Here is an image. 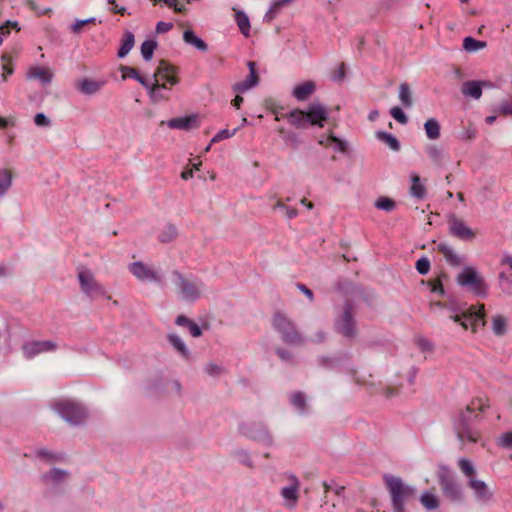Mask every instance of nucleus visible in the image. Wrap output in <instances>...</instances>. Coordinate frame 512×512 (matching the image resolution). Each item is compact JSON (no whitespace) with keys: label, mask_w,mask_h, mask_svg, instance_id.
<instances>
[{"label":"nucleus","mask_w":512,"mask_h":512,"mask_svg":"<svg viewBox=\"0 0 512 512\" xmlns=\"http://www.w3.org/2000/svg\"><path fill=\"white\" fill-rule=\"evenodd\" d=\"M489 407L490 403L487 398L475 397L464 409H460L454 415L453 429L462 444L466 442H478L480 432L473 427V423L480 421V414L485 412Z\"/></svg>","instance_id":"obj_1"},{"label":"nucleus","mask_w":512,"mask_h":512,"mask_svg":"<svg viewBox=\"0 0 512 512\" xmlns=\"http://www.w3.org/2000/svg\"><path fill=\"white\" fill-rule=\"evenodd\" d=\"M120 70L122 72V78L126 79L127 77H131L137 80L142 86L146 89H149L150 96L153 100L163 99L164 97L160 94L161 89H166V83L171 86L176 85L178 83V78L176 77V67L171 65L166 60H161L159 65L154 73V82L150 84V82L141 76L138 71L129 66H121Z\"/></svg>","instance_id":"obj_2"},{"label":"nucleus","mask_w":512,"mask_h":512,"mask_svg":"<svg viewBox=\"0 0 512 512\" xmlns=\"http://www.w3.org/2000/svg\"><path fill=\"white\" fill-rule=\"evenodd\" d=\"M432 306L445 309L448 312V317L454 322L459 323L465 330L471 327L472 331L476 332L479 326H485V309L483 304L466 307V305L460 306L455 303L435 302Z\"/></svg>","instance_id":"obj_3"},{"label":"nucleus","mask_w":512,"mask_h":512,"mask_svg":"<svg viewBox=\"0 0 512 512\" xmlns=\"http://www.w3.org/2000/svg\"><path fill=\"white\" fill-rule=\"evenodd\" d=\"M383 480L391 499L393 512H409L407 506L416 500V488L392 474H385Z\"/></svg>","instance_id":"obj_4"},{"label":"nucleus","mask_w":512,"mask_h":512,"mask_svg":"<svg viewBox=\"0 0 512 512\" xmlns=\"http://www.w3.org/2000/svg\"><path fill=\"white\" fill-rule=\"evenodd\" d=\"M171 279L176 294L182 301L194 303L202 297L205 284L194 274H184L178 270H172Z\"/></svg>","instance_id":"obj_5"},{"label":"nucleus","mask_w":512,"mask_h":512,"mask_svg":"<svg viewBox=\"0 0 512 512\" xmlns=\"http://www.w3.org/2000/svg\"><path fill=\"white\" fill-rule=\"evenodd\" d=\"M328 109L319 102H312L306 111L293 109L288 115V121L298 129H305L308 125L323 127L328 119Z\"/></svg>","instance_id":"obj_6"},{"label":"nucleus","mask_w":512,"mask_h":512,"mask_svg":"<svg viewBox=\"0 0 512 512\" xmlns=\"http://www.w3.org/2000/svg\"><path fill=\"white\" fill-rule=\"evenodd\" d=\"M272 325L287 345L301 346L305 343V338L298 331L295 323L284 314L276 313L273 316Z\"/></svg>","instance_id":"obj_7"},{"label":"nucleus","mask_w":512,"mask_h":512,"mask_svg":"<svg viewBox=\"0 0 512 512\" xmlns=\"http://www.w3.org/2000/svg\"><path fill=\"white\" fill-rule=\"evenodd\" d=\"M456 282L467 288L477 297L485 298L488 293V285L484 278L473 267H465L456 277Z\"/></svg>","instance_id":"obj_8"},{"label":"nucleus","mask_w":512,"mask_h":512,"mask_svg":"<svg viewBox=\"0 0 512 512\" xmlns=\"http://www.w3.org/2000/svg\"><path fill=\"white\" fill-rule=\"evenodd\" d=\"M54 409L71 425H80L88 418L86 408L73 400L58 401L54 404Z\"/></svg>","instance_id":"obj_9"},{"label":"nucleus","mask_w":512,"mask_h":512,"mask_svg":"<svg viewBox=\"0 0 512 512\" xmlns=\"http://www.w3.org/2000/svg\"><path fill=\"white\" fill-rule=\"evenodd\" d=\"M437 479L442 492L451 501L460 502L463 499V492L459 484L454 480L450 469L440 465L437 471Z\"/></svg>","instance_id":"obj_10"},{"label":"nucleus","mask_w":512,"mask_h":512,"mask_svg":"<svg viewBox=\"0 0 512 512\" xmlns=\"http://www.w3.org/2000/svg\"><path fill=\"white\" fill-rule=\"evenodd\" d=\"M335 331L347 339H354L357 336V326L352 306L346 302L342 313L334 323Z\"/></svg>","instance_id":"obj_11"},{"label":"nucleus","mask_w":512,"mask_h":512,"mask_svg":"<svg viewBox=\"0 0 512 512\" xmlns=\"http://www.w3.org/2000/svg\"><path fill=\"white\" fill-rule=\"evenodd\" d=\"M240 430L244 436L265 446H272L274 444L273 436L263 422L244 423L241 425Z\"/></svg>","instance_id":"obj_12"},{"label":"nucleus","mask_w":512,"mask_h":512,"mask_svg":"<svg viewBox=\"0 0 512 512\" xmlns=\"http://www.w3.org/2000/svg\"><path fill=\"white\" fill-rule=\"evenodd\" d=\"M78 280L82 292L91 299L106 295L104 286L95 279L90 270H81L78 273Z\"/></svg>","instance_id":"obj_13"},{"label":"nucleus","mask_w":512,"mask_h":512,"mask_svg":"<svg viewBox=\"0 0 512 512\" xmlns=\"http://www.w3.org/2000/svg\"><path fill=\"white\" fill-rule=\"evenodd\" d=\"M449 225V234L463 241H471L475 238L476 233L469 228L465 222L454 214H450L447 219Z\"/></svg>","instance_id":"obj_14"},{"label":"nucleus","mask_w":512,"mask_h":512,"mask_svg":"<svg viewBox=\"0 0 512 512\" xmlns=\"http://www.w3.org/2000/svg\"><path fill=\"white\" fill-rule=\"evenodd\" d=\"M129 272L136 277L139 281H148L154 283H161V275L152 267L144 264L141 261L133 262L128 265Z\"/></svg>","instance_id":"obj_15"},{"label":"nucleus","mask_w":512,"mask_h":512,"mask_svg":"<svg viewBox=\"0 0 512 512\" xmlns=\"http://www.w3.org/2000/svg\"><path fill=\"white\" fill-rule=\"evenodd\" d=\"M57 349V344L50 340L29 341L23 344L22 351L26 359H32L43 352H51Z\"/></svg>","instance_id":"obj_16"},{"label":"nucleus","mask_w":512,"mask_h":512,"mask_svg":"<svg viewBox=\"0 0 512 512\" xmlns=\"http://www.w3.org/2000/svg\"><path fill=\"white\" fill-rule=\"evenodd\" d=\"M70 477L67 470L60 468H52L49 472L41 475V481L47 486H59L66 482Z\"/></svg>","instance_id":"obj_17"},{"label":"nucleus","mask_w":512,"mask_h":512,"mask_svg":"<svg viewBox=\"0 0 512 512\" xmlns=\"http://www.w3.org/2000/svg\"><path fill=\"white\" fill-rule=\"evenodd\" d=\"M467 486L474 492L477 501L488 502L493 496L487 484L482 480L476 479V477L468 480Z\"/></svg>","instance_id":"obj_18"},{"label":"nucleus","mask_w":512,"mask_h":512,"mask_svg":"<svg viewBox=\"0 0 512 512\" xmlns=\"http://www.w3.org/2000/svg\"><path fill=\"white\" fill-rule=\"evenodd\" d=\"M248 68H249V75L248 77L240 81L238 83H235L233 85V90L239 93H244L250 88L256 86L259 82V76L256 70V64L253 61L248 62Z\"/></svg>","instance_id":"obj_19"},{"label":"nucleus","mask_w":512,"mask_h":512,"mask_svg":"<svg viewBox=\"0 0 512 512\" xmlns=\"http://www.w3.org/2000/svg\"><path fill=\"white\" fill-rule=\"evenodd\" d=\"M290 480L291 484L283 487L280 494L285 500L289 501L287 507L293 508L298 502L300 482L295 476H291Z\"/></svg>","instance_id":"obj_20"},{"label":"nucleus","mask_w":512,"mask_h":512,"mask_svg":"<svg viewBox=\"0 0 512 512\" xmlns=\"http://www.w3.org/2000/svg\"><path fill=\"white\" fill-rule=\"evenodd\" d=\"M167 125L171 129H180V130H191L196 128L198 125V120L196 115H189L185 117H176L172 118L167 122Z\"/></svg>","instance_id":"obj_21"},{"label":"nucleus","mask_w":512,"mask_h":512,"mask_svg":"<svg viewBox=\"0 0 512 512\" xmlns=\"http://www.w3.org/2000/svg\"><path fill=\"white\" fill-rule=\"evenodd\" d=\"M103 82H99L90 78H83L76 82V88L84 95H94L100 91Z\"/></svg>","instance_id":"obj_22"},{"label":"nucleus","mask_w":512,"mask_h":512,"mask_svg":"<svg viewBox=\"0 0 512 512\" xmlns=\"http://www.w3.org/2000/svg\"><path fill=\"white\" fill-rule=\"evenodd\" d=\"M437 251L444 256L446 262L449 265L460 266L462 264V258L447 243H439L437 246Z\"/></svg>","instance_id":"obj_23"},{"label":"nucleus","mask_w":512,"mask_h":512,"mask_svg":"<svg viewBox=\"0 0 512 512\" xmlns=\"http://www.w3.org/2000/svg\"><path fill=\"white\" fill-rule=\"evenodd\" d=\"M28 77L30 79H37L42 84L46 85L52 81L53 73L49 68L36 66L30 68L28 72Z\"/></svg>","instance_id":"obj_24"},{"label":"nucleus","mask_w":512,"mask_h":512,"mask_svg":"<svg viewBox=\"0 0 512 512\" xmlns=\"http://www.w3.org/2000/svg\"><path fill=\"white\" fill-rule=\"evenodd\" d=\"M315 88L314 82L306 81L301 85H297L292 94L298 101H305L314 93Z\"/></svg>","instance_id":"obj_25"},{"label":"nucleus","mask_w":512,"mask_h":512,"mask_svg":"<svg viewBox=\"0 0 512 512\" xmlns=\"http://www.w3.org/2000/svg\"><path fill=\"white\" fill-rule=\"evenodd\" d=\"M482 84H485V82L466 81L463 83L461 91L465 96L479 99L482 95Z\"/></svg>","instance_id":"obj_26"},{"label":"nucleus","mask_w":512,"mask_h":512,"mask_svg":"<svg viewBox=\"0 0 512 512\" xmlns=\"http://www.w3.org/2000/svg\"><path fill=\"white\" fill-rule=\"evenodd\" d=\"M318 143L324 147H333L335 150L342 153H345L347 150L346 142L333 135L332 132L329 133L327 138H320Z\"/></svg>","instance_id":"obj_27"},{"label":"nucleus","mask_w":512,"mask_h":512,"mask_svg":"<svg viewBox=\"0 0 512 512\" xmlns=\"http://www.w3.org/2000/svg\"><path fill=\"white\" fill-rule=\"evenodd\" d=\"M135 45V36L131 31H125L122 35L121 46L118 50L117 56L124 58L132 50Z\"/></svg>","instance_id":"obj_28"},{"label":"nucleus","mask_w":512,"mask_h":512,"mask_svg":"<svg viewBox=\"0 0 512 512\" xmlns=\"http://www.w3.org/2000/svg\"><path fill=\"white\" fill-rule=\"evenodd\" d=\"M168 342L173 346V348L185 359H188L190 356V351L186 347L184 341L175 333H170L167 336Z\"/></svg>","instance_id":"obj_29"},{"label":"nucleus","mask_w":512,"mask_h":512,"mask_svg":"<svg viewBox=\"0 0 512 512\" xmlns=\"http://www.w3.org/2000/svg\"><path fill=\"white\" fill-rule=\"evenodd\" d=\"M183 40L185 43L194 46L199 51L206 52L208 50V45L199 38L192 30H186L183 33Z\"/></svg>","instance_id":"obj_30"},{"label":"nucleus","mask_w":512,"mask_h":512,"mask_svg":"<svg viewBox=\"0 0 512 512\" xmlns=\"http://www.w3.org/2000/svg\"><path fill=\"white\" fill-rule=\"evenodd\" d=\"M376 138L386 144L391 150L396 152L400 150V142L393 134L384 131H377Z\"/></svg>","instance_id":"obj_31"},{"label":"nucleus","mask_w":512,"mask_h":512,"mask_svg":"<svg viewBox=\"0 0 512 512\" xmlns=\"http://www.w3.org/2000/svg\"><path fill=\"white\" fill-rule=\"evenodd\" d=\"M232 457L240 464L253 469L255 467L254 462L252 461L250 454L247 450L242 448H237L231 452Z\"/></svg>","instance_id":"obj_32"},{"label":"nucleus","mask_w":512,"mask_h":512,"mask_svg":"<svg viewBox=\"0 0 512 512\" xmlns=\"http://www.w3.org/2000/svg\"><path fill=\"white\" fill-rule=\"evenodd\" d=\"M458 467L467 480L473 479L477 475L474 464L467 458H460L458 460Z\"/></svg>","instance_id":"obj_33"},{"label":"nucleus","mask_w":512,"mask_h":512,"mask_svg":"<svg viewBox=\"0 0 512 512\" xmlns=\"http://www.w3.org/2000/svg\"><path fill=\"white\" fill-rule=\"evenodd\" d=\"M399 99L402 105L406 108H410L413 105V97L410 86L403 82L399 85Z\"/></svg>","instance_id":"obj_34"},{"label":"nucleus","mask_w":512,"mask_h":512,"mask_svg":"<svg viewBox=\"0 0 512 512\" xmlns=\"http://www.w3.org/2000/svg\"><path fill=\"white\" fill-rule=\"evenodd\" d=\"M427 137L436 140L440 137V124L435 118L428 119L424 124Z\"/></svg>","instance_id":"obj_35"},{"label":"nucleus","mask_w":512,"mask_h":512,"mask_svg":"<svg viewBox=\"0 0 512 512\" xmlns=\"http://www.w3.org/2000/svg\"><path fill=\"white\" fill-rule=\"evenodd\" d=\"M178 236V231L176 226L173 224H167L163 230L160 232L158 239L161 243H170L174 241Z\"/></svg>","instance_id":"obj_36"},{"label":"nucleus","mask_w":512,"mask_h":512,"mask_svg":"<svg viewBox=\"0 0 512 512\" xmlns=\"http://www.w3.org/2000/svg\"><path fill=\"white\" fill-rule=\"evenodd\" d=\"M12 172L8 169L0 170V197H3L12 185Z\"/></svg>","instance_id":"obj_37"},{"label":"nucleus","mask_w":512,"mask_h":512,"mask_svg":"<svg viewBox=\"0 0 512 512\" xmlns=\"http://www.w3.org/2000/svg\"><path fill=\"white\" fill-rule=\"evenodd\" d=\"M290 403L301 413L307 411L306 397L303 392H294L290 396Z\"/></svg>","instance_id":"obj_38"},{"label":"nucleus","mask_w":512,"mask_h":512,"mask_svg":"<svg viewBox=\"0 0 512 512\" xmlns=\"http://www.w3.org/2000/svg\"><path fill=\"white\" fill-rule=\"evenodd\" d=\"M427 155L429 159L436 165H442L444 159V151L443 149L437 147L436 145H428L426 148Z\"/></svg>","instance_id":"obj_39"},{"label":"nucleus","mask_w":512,"mask_h":512,"mask_svg":"<svg viewBox=\"0 0 512 512\" xmlns=\"http://www.w3.org/2000/svg\"><path fill=\"white\" fill-rule=\"evenodd\" d=\"M499 285L504 293L512 295V273L502 270L499 273Z\"/></svg>","instance_id":"obj_40"},{"label":"nucleus","mask_w":512,"mask_h":512,"mask_svg":"<svg viewBox=\"0 0 512 512\" xmlns=\"http://www.w3.org/2000/svg\"><path fill=\"white\" fill-rule=\"evenodd\" d=\"M487 46V43L484 41H479L474 39L473 37H466L463 40V48L467 52H476L478 50H481Z\"/></svg>","instance_id":"obj_41"},{"label":"nucleus","mask_w":512,"mask_h":512,"mask_svg":"<svg viewBox=\"0 0 512 512\" xmlns=\"http://www.w3.org/2000/svg\"><path fill=\"white\" fill-rule=\"evenodd\" d=\"M411 179H412V185L410 188L411 195L416 198H419V199L424 198V196L426 194V189L421 184L420 177L418 175H413Z\"/></svg>","instance_id":"obj_42"},{"label":"nucleus","mask_w":512,"mask_h":512,"mask_svg":"<svg viewBox=\"0 0 512 512\" xmlns=\"http://www.w3.org/2000/svg\"><path fill=\"white\" fill-rule=\"evenodd\" d=\"M235 18L240 31L245 36H248L250 30V22L248 16L242 11H237Z\"/></svg>","instance_id":"obj_43"},{"label":"nucleus","mask_w":512,"mask_h":512,"mask_svg":"<svg viewBox=\"0 0 512 512\" xmlns=\"http://www.w3.org/2000/svg\"><path fill=\"white\" fill-rule=\"evenodd\" d=\"M420 502L428 510H435L439 507L437 497L429 492H425L421 495Z\"/></svg>","instance_id":"obj_44"},{"label":"nucleus","mask_w":512,"mask_h":512,"mask_svg":"<svg viewBox=\"0 0 512 512\" xmlns=\"http://www.w3.org/2000/svg\"><path fill=\"white\" fill-rule=\"evenodd\" d=\"M507 321L501 316L497 315L493 318L492 329L497 336H502L506 333Z\"/></svg>","instance_id":"obj_45"},{"label":"nucleus","mask_w":512,"mask_h":512,"mask_svg":"<svg viewBox=\"0 0 512 512\" xmlns=\"http://www.w3.org/2000/svg\"><path fill=\"white\" fill-rule=\"evenodd\" d=\"M375 207L385 212H391L395 209L396 203L391 198L382 196L375 201Z\"/></svg>","instance_id":"obj_46"},{"label":"nucleus","mask_w":512,"mask_h":512,"mask_svg":"<svg viewBox=\"0 0 512 512\" xmlns=\"http://www.w3.org/2000/svg\"><path fill=\"white\" fill-rule=\"evenodd\" d=\"M157 43L153 40H146L141 45V54L146 61H149L153 57V53Z\"/></svg>","instance_id":"obj_47"},{"label":"nucleus","mask_w":512,"mask_h":512,"mask_svg":"<svg viewBox=\"0 0 512 512\" xmlns=\"http://www.w3.org/2000/svg\"><path fill=\"white\" fill-rule=\"evenodd\" d=\"M36 456L39 459L45 460L47 462H54L60 460V457L58 455L54 454L53 452L47 449H38L36 451Z\"/></svg>","instance_id":"obj_48"},{"label":"nucleus","mask_w":512,"mask_h":512,"mask_svg":"<svg viewBox=\"0 0 512 512\" xmlns=\"http://www.w3.org/2000/svg\"><path fill=\"white\" fill-rule=\"evenodd\" d=\"M237 128L233 129V130H228V129H223L221 131H219L212 139H211V143H218L222 140H225V139H228L232 136H234L237 132Z\"/></svg>","instance_id":"obj_49"},{"label":"nucleus","mask_w":512,"mask_h":512,"mask_svg":"<svg viewBox=\"0 0 512 512\" xmlns=\"http://www.w3.org/2000/svg\"><path fill=\"white\" fill-rule=\"evenodd\" d=\"M497 445L502 448L512 449V431L502 434L497 439Z\"/></svg>","instance_id":"obj_50"},{"label":"nucleus","mask_w":512,"mask_h":512,"mask_svg":"<svg viewBox=\"0 0 512 512\" xmlns=\"http://www.w3.org/2000/svg\"><path fill=\"white\" fill-rule=\"evenodd\" d=\"M390 114L397 122L401 124H406L408 122V117L403 112V110L398 106L391 108Z\"/></svg>","instance_id":"obj_51"},{"label":"nucleus","mask_w":512,"mask_h":512,"mask_svg":"<svg viewBox=\"0 0 512 512\" xmlns=\"http://www.w3.org/2000/svg\"><path fill=\"white\" fill-rule=\"evenodd\" d=\"M416 270L421 275H426L430 270V261L426 257H422L416 262Z\"/></svg>","instance_id":"obj_52"},{"label":"nucleus","mask_w":512,"mask_h":512,"mask_svg":"<svg viewBox=\"0 0 512 512\" xmlns=\"http://www.w3.org/2000/svg\"><path fill=\"white\" fill-rule=\"evenodd\" d=\"M204 370L209 376L212 377H219L224 371V369L221 366L214 363L207 364Z\"/></svg>","instance_id":"obj_53"},{"label":"nucleus","mask_w":512,"mask_h":512,"mask_svg":"<svg viewBox=\"0 0 512 512\" xmlns=\"http://www.w3.org/2000/svg\"><path fill=\"white\" fill-rule=\"evenodd\" d=\"M95 18H88V19H84V20H76V22L71 26V31L73 33H80L82 28L87 25V24H90V23H95Z\"/></svg>","instance_id":"obj_54"},{"label":"nucleus","mask_w":512,"mask_h":512,"mask_svg":"<svg viewBox=\"0 0 512 512\" xmlns=\"http://www.w3.org/2000/svg\"><path fill=\"white\" fill-rule=\"evenodd\" d=\"M34 122L40 127H48L51 124L49 118L44 113H37L34 117Z\"/></svg>","instance_id":"obj_55"},{"label":"nucleus","mask_w":512,"mask_h":512,"mask_svg":"<svg viewBox=\"0 0 512 512\" xmlns=\"http://www.w3.org/2000/svg\"><path fill=\"white\" fill-rule=\"evenodd\" d=\"M476 137V129L469 125L466 127L461 133V139L463 140H473Z\"/></svg>","instance_id":"obj_56"},{"label":"nucleus","mask_w":512,"mask_h":512,"mask_svg":"<svg viewBox=\"0 0 512 512\" xmlns=\"http://www.w3.org/2000/svg\"><path fill=\"white\" fill-rule=\"evenodd\" d=\"M279 11L280 10L272 3L264 16V20L268 23L272 22Z\"/></svg>","instance_id":"obj_57"},{"label":"nucleus","mask_w":512,"mask_h":512,"mask_svg":"<svg viewBox=\"0 0 512 512\" xmlns=\"http://www.w3.org/2000/svg\"><path fill=\"white\" fill-rule=\"evenodd\" d=\"M172 27H173V24L170 22L159 21L156 25V32L157 33H166L169 30H171Z\"/></svg>","instance_id":"obj_58"},{"label":"nucleus","mask_w":512,"mask_h":512,"mask_svg":"<svg viewBox=\"0 0 512 512\" xmlns=\"http://www.w3.org/2000/svg\"><path fill=\"white\" fill-rule=\"evenodd\" d=\"M187 329L189 330L190 334L193 337H200L202 335L200 327L194 321H191V323H189Z\"/></svg>","instance_id":"obj_59"},{"label":"nucleus","mask_w":512,"mask_h":512,"mask_svg":"<svg viewBox=\"0 0 512 512\" xmlns=\"http://www.w3.org/2000/svg\"><path fill=\"white\" fill-rule=\"evenodd\" d=\"M276 354L283 361H290L292 359V353L283 348L276 349Z\"/></svg>","instance_id":"obj_60"},{"label":"nucleus","mask_w":512,"mask_h":512,"mask_svg":"<svg viewBox=\"0 0 512 512\" xmlns=\"http://www.w3.org/2000/svg\"><path fill=\"white\" fill-rule=\"evenodd\" d=\"M297 288L309 299L310 302L314 300V294L306 285L298 283Z\"/></svg>","instance_id":"obj_61"},{"label":"nucleus","mask_w":512,"mask_h":512,"mask_svg":"<svg viewBox=\"0 0 512 512\" xmlns=\"http://www.w3.org/2000/svg\"><path fill=\"white\" fill-rule=\"evenodd\" d=\"M501 266L504 267L508 273H512V256H504L500 262Z\"/></svg>","instance_id":"obj_62"},{"label":"nucleus","mask_w":512,"mask_h":512,"mask_svg":"<svg viewBox=\"0 0 512 512\" xmlns=\"http://www.w3.org/2000/svg\"><path fill=\"white\" fill-rule=\"evenodd\" d=\"M345 78V63H341L337 71L333 74V79L336 81H342Z\"/></svg>","instance_id":"obj_63"},{"label":"nucleus","mask_w":512,"mask_h":512,"mask_svg":"<svg viewBox=\"0 0 512 512\" xmlns=\"http://www.w3.org/2000/svg\"><path fill=\"white\" fill-rule=\"evenodd\" d=\"M326 340V333L322 330H319L315 333L313 337L310 338V341L313 343H323Z\"/></svg>","instance_id":"obj_64"}]
</instances>
